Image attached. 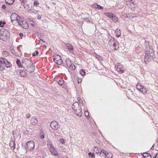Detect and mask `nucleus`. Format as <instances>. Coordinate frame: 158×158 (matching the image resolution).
Listing matches in <instances>:
<instances>
[{
    "label": "nucleus",
    "instance_id": "nucleus-1",
    "mask_svg": "<svg viewBox=\"0 0 158 158\" xmlns=\"http://www.w3.org/2000/svg\"><path fill=\"white\" fill-rule=\"evenodd\" d=\"M11 22L13 23L17 22L18 24L24 29L28 28V25L25 20H23L20 16L15 13H13L10 16Z\"/></svg>",
    "mask_w": 158,
    "mask_h": 158
},
{
    "label": "nucleus",
    "instance_id": "nucleus-2",
    "mask_svg": "<svg viewBox=\"0 0 158 158\" xmlns=\"http://www.w3.org/2000/svg\"><path fill=\"white\" fill-rule=\"evenodd\" d=\"M22 63L23 67L27 72L31 73L33 71L34 66L31 60L25 58L22 60Z\"/></svg>",
    "mask_w": 158,
    "mask_h": 158
},
{
    "label": "nucleus",
    "instance_id": "nucleus-3",
    "mask_svg": "<svg viewBox=\"0 0 158 158\" xmlns=\"http://www.w3.org/2000/svg\"><path fill=\"white\" fill-rule=\"evenodd\" d=\"M9 37V32L4 28L2 29L0 31V39L3 41L6 40Z\"/></svg>",
    "mask_w": 158,
    "mask_h": 158
},
{
    "label": "nucleus",
    "instance_id": "nucleus-4",
    "mask_svg": "<svg viewBox=\"0 0 158 158\" xmlns=\"http://www.w3.org/2000/svg\"><path fill=\"white\" fill-rule=\"evenodd\" d=\"M118 42L115 41L114 38H112L110 40L108 44L112 50H115L118 48Z\"/></svg>",
    "mask_w": 158,
    "mask_h": 158
},
{
    "label": "nucleus",
    "instance_id": "nucleus-5",
    "mask_svg": "<svg viewBox=\"0 0 158 158\" xmlns=\"http://www.w3.org/2000/svg\"><path fill=\"white\" fill-rule=\"evenodd\" d=\"M54 62L58 65L62 64L63 62L61 59V57L56 53H54L52 56Z\"/></svg>",
    "mask_w": 158,
    "mask_h": 158
},
{
    "label": "nucleus",
    "instance_id": "nucleus-6",
    "mask_svg": "<svg viewBox=\"0 0 158 158\" xmlns=\"http://www.w3.org/2000/svg\"><path fill=\"white\" fill-rule=\"evenodd\" d=\"M47 146L49 149V151L50 152L52 155L55 156H58L57 152L54 148V147L52 146V145L51 143L50 142H48Z\"/></svg>",
    "mask_w": 158,
    "mask_h": 158
},
{
    "label": "nucleus",
    "instance_id": "nucleus-7",
    "mask_svg": "<svg viewBox=\"0 0 158 158\" xmlns=\"http://www.w3.org/2000/svg\"><path fill=\"white\" fill-rule=\"evenodd\" d=\"M35 143L33 141H29L26 143V148L29 150H32L34 149Z\"/></svg>",
    "mask_w": 158,
    "mask_h": 158
},
{
    "label": "nucleus",
    "instance_id": "nucleus-8",
    "mask_svg": "<svg viewBox=\"0 0 158 158\" xmlns=\"http://www.w3.org/2000/svg\"><path fill=\"white\" fill-rule=\"evenodd\" d=\"M50 127L53 129L57 130L59 127L58 123L56 121H52L50 123Z\"/></svg>",
    "mask_w": 158,
    "mask_h": 158
},
{
    "label": "nucleus",
    "instance_id": "nucleus-9",
    "mask_svg": "<svg viewBox=\"0 0 158 158\" xmlns=\"http://www.w3.org/2000/svg\"><path fill=\"white\" fill-rule=\"evenodd\" d=\"M2 59L3 60V64H4V67L7 68H10L11 66V64L4 57H2Z\"/></svg>",
    "mask_w": 158,
    "mask_h": 158
},
{
    "label": "nucleus",
    "instance_id": "nucleus-10",
    "mask_svg": "<svg viewBox=\"0 0 158 158\" xmlns=\"http://www.w3.org/2000/svg\"><path fill=\"white\" fill-rule=\"evenodd\" d=\"M136 88L138 90L140 91L143 94L145 93L146 92L145 88L143 86L137 84L136 85Z\"/></svg>",
    "mask_w": 158,
    "mask_h": 158
},
{
    "label": "nucleus",
    "instance_id": "nucleus-11",
    "mask_svg": "<svg viewBox=\"0 0 158 158\" xmlns=\"http://www.w3.org/2000/svg\"><path fill=\"white\" fill-rule=\"evenodd\" d=\"M128 0L126 2L127 5L130 7L132 10H134L135 8L134 3L132 2H130L129 0Z\"/></svg>",
    "mask_w": 158,
    "mask_h": 158
},
{
    "label": "nucleus",
    "instance_id": "nucleus-12",
    "mask_svg": "<svg viewBox=\"0 0 158 158\" xmlns=\"http://www.w3.org/2000/svg\"><path fill=\"white\" fill-rule=\"evenodd\" d=\"M72 108L73 109L75 110L76 112H77V109L78 108H80V106H79V104L78 102H75L72 106Z\"/></svg>",
    "mask_w": 158,
    "mask_h": 158
},
{
    "label": "nucleus",
    "instance_id": "nucleus-13",
    "mask_svg": "<svg viewBox=\"0 0 158 158\" xmlns=\"http://www.w3.org/2000/svg\"><path fill=\"white\" fill-rule=\"evenodd\" d=\"M122 65L121 64H117L116 66V70L118 72L123 73V70L122 68Z\"/></svg>",
    "mask_w": 158,
    "mask_h": 158
},
{
    "label": "nucleus",
    "instance_id": "nucleus-14",
    "mask_svg": "<svg viewBox=\"0 0 158 158\" xmlns=\"http://www.w3.org/2000/svg\"><path fill=\"white\" fill-rule=\"evenodd\" d=\"M2 58H0V70L2 71H3L5 69V67H4L3 62V60Z\"/></svg>",
    "mask_w": 158,
    "mask_h": 158
},
{
    "label": "nucleus",
    "instance_id": "nucleus-15",
    "mask_svg": "<svg viewBox=\"0 0 158 158\" xmlns=\"http://www.w3.org/2000/svg\"><path fill=\"white\" fill-rule=\"evenodd\" d=\"M145 49L147 52L150 49V46L148 42L145 41L144 44Z\"/></svg>",
    "mask_w": 158,
    "mask_h": 158
},
{
    "label": "nucleus",
    "instance_id": "nucleus-16",
    "mask_svg": "<svg viewBox=\"0 0 158 158\" xmlns=\"http://www.w3.org/2000/svg\"><path fill=\"white\" fill-rule=\"evenodd\" d=\"M65 46L70 52H73V47L71 44H66L65 45Z\"/></svg>",
    "mask_w": 158,
    "mask_h": 158
},
{
    "label": "nucleus",
    "instance_id": "nucleus-17",
    "mask_svg": "<svg viewBox=\"0 0 158 158\" xmlns=\"http://www.w3.org/2000/svg\"><path fill=\"white\" fill-rule=\"evenodd\" d=\"M77 112H76V111H75L74 113L75 114H76L77 115L79 116H81L82 115V111L81 109L80 108H78L77 109Z\"/></svg>",
    "mask_w": 158,
    "mask_h": 158
},
{
    "label": "nucleus",
    "instance_id": "nucleus-18",
    "mask_svg": "<svg viewBox=\"0 0 158 158\" xmlns=\"http://www.w3.org/2000/svg\"><path fill=\"white\" fill-rule=\"evenodd\" d=\"M152 58L149 57V55H147L145 56V62L147 64L149 62L151 61Z\"/></svg>",
    "mask_w": 158,
    "mask_h": 158
},
{
    "label": "nucleus",
    "instance_id": "nucleus-19",
    "mask_svg": "<svg viewBox=\"0 0 158 158\" xmlns=\"http://www.w3.org/2000/svg\"><path fill=\"white\" fill-rule=\"evenodd\" d=\"M38 120L35 118H32L31 120V123L33 125H35L37 124Z\"/></svg>",
    "mask_w": 158,
    "mask_h": 158
},
{
    "label": "nucleus",
    "instance_id": "nucleus-20",
    "mask_svg": "<svg viewBox=\"0 0 158 158\" xmlns=\"http://www.w3.org/2000/svg\"><path fill=\"white\" fill-rule=\"evenodd\" d=\"M92 7L93 8H96L98 9H102L103 8L100 5H98L97 3H94L93 5H92Z\"/></svg>",
    "mask_w": 158,
    "mask_h": 158
},
{
    "label": "nucleus",
    "instance_id": "nucleus-21",
    "mask_svg": "<svg viewBox=\"0 0 158 158\" xmlns=\"http://www.w3.org/2000/svg\"><path fill=\"white\" fill-rule=\"evenodd\" d=\"M104 15L105 16L108 17L109 18L111 19L112 18V17L114 14L112 13H104Z\"/></svg>",
    "mask_w": 158,
    "mask_h": 158
},
{
    "label": "nucleus",
    "instance_id": "nucleus-22",
    "mask_svg": "<svg viewBox=\"0 0 158 158\" xmlns=\"http://www.w3.org/2000/svg\"><path fill=\"white\" fill-rule=\"evenodd\" d=\"M115 34L116 36L118 37L121 35V31L119 29H116L115 31Z\"/></svg>",
    "mask_w": 158,
    "mask_h": 158
},
{
    "label": "nucleus",
    "instance_id": "nucleus-23",
    "mask_svg": "<svg viewBox=\"0 0 158 158\" xmlns=\"http://www.w3.org/2000/svg\"><path fill=\"white\" fill-rule=\"evenodd\" d=\"M143 156L144 158H151V156L148 153H145L143 154Z\"/></svg>",
    "mask_w": 158,
    "mask_h": 158
},
{
    "label": "nucleus",
    "instance_id": "nucleus-24",
    "mask_svg": "<svg viewBox=\"0 0 158 158\" xmlns=\"http://www.w3.org/2000/svg\"><path fill=\"white\" fill-rule=\"evenodd\" d=\"M20 73V75L22 77H25L27 76V75H26V73L25 71L24 70H21Z\"/></svg>",
    "mask_w": 158,
    "mask_h": 158
},
{
    "label": "nucleus",
    "instance_id": "nucleus-25",
    "mask_svg": "<svg viewBox=\"0 0 158 158\" xmlns=\"http://www.w3.org/2000/svg\"><path fill=\"white\" fill-rule=\"evenodd\" d=\"M15 0H5V2L7 5H11L14 2Z\"/></svg>",
    "mask_w": 158,
    "mask_h": 158
},
{
    "label": "nucleus",
    "instance_id": "nucleus-26",
    "mask_svg": "<svg viewBox=\"0 0 158 158\" xmlns=\"http://www.w3.org/2000/svg\"><path fill=\"white\" fill-rule=\"evenodd\" d=\"M111 19L113 22L115 23L117 22L118 20V17L114 15Z\"/></svg>",
    "mask_w": 158,
    "mask_h": 158
},
{
    "label": "nucleus",
    "instance_id": "nucleus-27",
    "mask_svg": "<svg viewBox=\"0 0 158 158\" xmlns=\"http://www.w3.org/2000/svg\"><path fill=\"white\" fill-rule=\"evenodd\" d=\"M16 63L18 65V66L19 67L22 68L23 67V66H22V64H21L20 61L19 59H17L16 60Z\"/></svg>",
    "mask_w": 158,
    "mask_h": 158
},
{
    "label": "nucleus",
    "instance_id": "nucleus-28",
    "mask_svg": "<svg viewBox=\"0 0 158 158\" xmlns=\"http://www.w3.org/2000/svg\"><path fill=\"white\" fill-rule=\"evenodd\" d=\"M94 151L95 152H96L97 154L100 153L101 154V152H100V150H98V148L96 147H94Z\"/></svg>",
    "mask_w": 158,
    "mask_h": 158
},
{
    "label": "nucleus",
    "instance_id": "nucleus-29",
    "mask_svg": "<svg viewBox=\"0 0 158 158\" xmlns=\"http://www.w3.org/2000/svg\"><path fill=\"white\" fill-rule=\"evenodd\" d=\"M68 67H69L70 69L71 70H74L76 68L75 66L73 64H71L69 66H68Z\"/></svg>",
    "mask_w": 158,
    "mask_h": 158
},
{
    "label": "nucleus",
    "instance_id": "nucleus-30",
    "mask_svg": "<svg viewBox=\"0 0 158 158\" xmlns=\"http://www.w3.org/2000/svg\"><path fill=\"white\" fill-rule=\"evenodd\" d=\"M112 157V154L111 153H107V155L106 156L107 158H111Z\"/></svg>",
    "mask_w": 158,
    "mask_h": 158
},
{
    "label": "nucleus",
    "instance_id": "nucleus-31",
    "mask_svg": "<svg viewBox=\"0 0 158 158\" xmlns=\"http://www.w3.org/2000/svg\"><path fill=\"white\" fill-rule=\"evenodd\" d=\"M58 83L60 85L62 86L64 83V81L62 80H59L58 81Z\"/></svg>",
    "mask_w": 158,
    "mask_h": 158
},
{
    "label": "nucleus",
    "instance_id": "nucleus-32",
    "mask_svg": "<svg viewBox=\"0 0 158 158\" xmlns=\"http://www.w3.org/2000/svg\"><path fill=\"white\" fill-rule=\"evenodd\" d=\"M6 23L5 21H0V27H3L4 25Z\"/></svg>",
    "mask_w": 158,
    "mask_h": 158
},
{
    "label": "nucleus",
    "instance_id": "nucleus-33",
    "mask_svg": "<svg viewBox=\"0 0 158 158\" xmlns=\"http://www.w3.org/2000/svg\"><path fill=\"white\" fill-rule=\"evenodd\" d=\"M85 73V71L83 69H81L80 71V74L82 76L84 75Z\"/></svg>",
    "mask_w": 158,
    "mask_h": 158
},
{
    "label": "nucleus",
    "instance_id": "nucleus-34",
    "mask_svg": "<svg viewBox=\"0 0 158 158\" xmlns=\"http://www.w3.org/2000/svg\"><path fill=\"white\" fill-rule=\"evenodd\" d=\"M59 141L62 144H64L65 143L64 140L63 139H60Z\"/></svg>",
    "mask_w": 158,
    "mask_h": 158
},
{
    "label": "nucleus",
    "instance_id": "nucleus-35",
    "mask_svg": "<svg viewBox=\"0 0 158 158\" xmlns=\"http://www.w3.org/2000/svg\"><path fill=\"white\" fill-rule=\"evenodd\" d=\"M101 152H102V153H103L105 155V156H106V155H107V152L106 151V150H104V149H102L101 150Z\"/></svg>",
    "mask_w": 158,
    "mask_h": 158
},
{
    "label": "nucleus",
    "instance_id": "nucleus-36",
    "mask_svg": "<svg viewBox=\"0 0 158 158\" xmlns=\"http://www.w3.org/2000/svg\"><path fill=\"white\" fill-rule=\"evenodd\" d=\"M89 156L93 158H94L95 156L94 155L93 153H92L91 152H89L88 153Z\"/></svg>",
    "mask_w": 158,
    "mask_h": 158
},
{
    "label": "nucleus",
    "instance_id": "nucleus-37",
    "mask_svg": "<svg viewBox=\"0 0 158 158\" xmlns=\"http://www.w3.org/2000/svg\"><path fill=\"white\" fill-rule=\"evenodd\" d=\"M77 81L78 83H80L81 82L82 80L81 78H77Z\"/></svg>",
    "mask_w": 158,
    "mask_h": 158
},
{
    "label": "nucleus",
    "instance_id": "nucleus-38",
    "mask_svg": "<svg viewBox=\"0 0 158 158\" xmlns=\"http://www.w3.org/2000/svg\"><path fill=\"white\" fill-rule=\"evenodd\" d=\"M39 2L37 1H35L34 2V4L35 6H36L39 4Z\"/></svg>",
    "mask_w": 158,
    "mask_h": 158
},
{
    "label": "nucleus",
    "instance_id": "nucleus-39",
    "mask_svg": "<svg viewBox=\"0 0 158 158\" xmlns=\"http://www.w3.org/2000/svg\"><path fill=\"white\" fill-rule=\"evenodd\" d=\"M3 55H5V56H6L8 55V52L6 51L3 52Z\"/></svg>",
    "mask_w": 158,
    "mask_h": 158
},
{
    "label": "nucleus",
    "instance_id": "nucleus-40",
    "mask_svg": "<svg viewBox=\"0 0 158 158\" xmlns=\"http://www.w3.org/2000/svg\"><path fill=\"white\" fill-rule=\"evenodd\" d=\"M39 54V52L38 51H36L35 52V53L34 52L33 53L32 55L33 56H35L36 55H37Z\"/></svg>",
    "mask_w": 158,
    "mask_h": 158
},
{
    "label": "nucleus",
    "instance_id": "nucleus-41",
    "mask_svg": "<svg viewBox=\"0 0 158 158\" xmlns=\"http://www.w3.org/2000/svg\"><path fill=\"white\" fill-rule=\"evenodd\" d=\"M36 17H37V18L38 19H40L41 17V16L40 15H37L36 16Z\"/></svg>",
    "mask_w": 158,
    "mask_h": 158
},
{
    "label": "nucleus",
    "instance_id": "nucleus-42",
    "mask_svg": "<svg viewBox=\"0 0 158 158\" xmlns=\"http://www.w3.org/2000/svg\"><path fill=\"white\" fill-rule=\"evenodd\" d=\"M154 158H158V153L156 154V156H153Z\"/></svg>",
    "mask_w": 158,
    "mask_h": 158
},
{
    "label": "nucleus",
    "instance_id": "nucleus-43",
    "mask_svg": "<svg viewBox=\"0 0 158 158\" xmlns=\"http://www.w3.org/2000/svg\"><path fill=\"white\" fill-rule=\"evenodd\" d=\"M20 1L23 3L26 2V0H20Z\"/></svg>",
    "mask_w": 158,
    "mask_h": 158
},
{
    "label": "nucleus",
    "instance_id": "nucleus-44",
    "mask_svg": "<svg viewBox=\"0 0 158 158\" xmlns=\"http://www.w3.org/2000/svg\"><path fill=\"white\" fill-rule=\"evenodd\" d=\"M6 5H2V8H3V9H5L6 8Z\"/></svg>",
    "mask_w": 158,
    "mask_h": 158
},
{
    "label": "nucleus",
    "instance_id": "nucleus-45",
    "mask_svg": "<svg viewBox=\"0 0 158 158\" xmlns=\"http://www.w3.org/2000/svg\"><path fill=\"white\" fill-rule=\"evenodd\" d=\"M31 116L30 114H27L26 115V117L27 118H29Z\"/></svg>",
    "mask_w": 158,
    "mask_h": 158
},
{
    "label": "nucleus",
    "instance_id": "nucleus-46",
    "mask_svg": "<svg viewBox=\"0 0 158 158\" xmlns=\"http://www.w3.org/2000/svg\"><path fill=\"white\" fill-rule=\"evenodd\" d=\"M40 138L41 139H43L44 138V135H42L41 136H40Z\"/></svg>",
    "mask_w": 158,
    "mask_h": 158
},
{
    "label": "nucleus",
    "instance_id": "nucleus-47",
    "mask_svg": "<svg viewBox=\"0 0 158 158\" xmlns=\"http://www.w3.org/2000/svg\"><path fill=\"white\" fill-rule=\"evenodd\" d=\"M19 35L20 37H22L23 36V34L21 33H20L19 34Z\"/></svg>",
    "mask_w": 158,
    "mask_h": 158
},
{
    "label": "nucleus",
    "instance_id": "nucleus-48",
    "mask_svg": "<svg viewBox=\"0 0 158 158\" xmlns=\"http://www.w3.org/2000/svg\"><path fill=\"white\" fill-rule=\"evenodd\" d=\"M87 114V115H88V112H85V115H86V114Z\"/></svg>",
    "mask_w": 158,
    "mask_h": 158
},
{
    "label": "nucleus",
    "instance_id": "nucleus-49",
    "mask_svg": "<svg viewBox=\"0 0 158 158\" xmlns=\"http://www.w3.org/2000/svg\"><path fill=\"white\" fill-rule=\"evenodd\" d=\"M87 114V115H88V112H85V115H86V114Z\"/></svg>",
    "mask_w": 158,
    "mask_h": 158
},
{
    "label": "nucleus",
    "instance_id": "nucleus-50",
    "mask_svg": "<svg viewBox=\"0 0 158 158\" xmlns=\"http://www.w3.org/2000/svg\"><path fill=\"white\" fill-rule=\"evenodd\" d=\"M79 103H81V102H82V101L81 100H79Z\"/></svg>",
    "mask_w": 158,
    "mask_h": 158
},
{
    "label": "nucleus",
    "instance_id": "nucleus-51",
    "mask_svg": "<svg viewBox=\"0 0 158 158\" xmlns=\"http://www.w3.org/2000/svg\"><path fill=\"white\" fill-rule=\"evenodd\" d=\"M41 41L42 42L45 43V42L44 41H43L42 40H41Z\"/></svg>",
    "mask_w": 158,
    "mask_h": 158
},
{
    "label": "nucleus",
    "instance_id": "nucleus-52",
    "mask_svg": "<svg viewBox=\"0 0 158 158\" xmlns=\"http://www.w3.org/2000/svg\"><path fill=\"white\" fill-rule=\"evenodd\" d=\"M63 158H67V157H64Z\"/></svg>",
    "mask_w": 158,
    "mask_h": 158
}]
</instances>
